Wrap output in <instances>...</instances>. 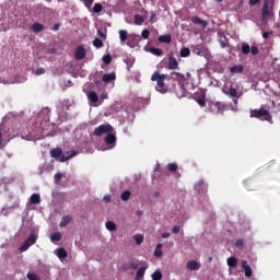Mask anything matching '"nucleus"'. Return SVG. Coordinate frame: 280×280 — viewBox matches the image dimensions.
<instances>
[{
    "instance_id": "1",
    "label": "nucleus",
    "mask_w": 280,
    "mask_h": 280,
    "mask_svg": "<svg viewBox=\"0 0 280 280\" xmlns=\"http://www.w3.org/2000/svg\"><path fill=\"white\" fill-rule=\"evenodd\" d=\"M249 117L254 119H260V121H268L269 124H272V116L270 115V110L266 107L250 109Z\"/></svg>"
},
{
    "instance_id": "2",
    "label": "nucleus",
    "mask_w": 280,
    "mask_h": 280,
    "mask_svg": "<svg viewBox=\"0 0 280 280\" xmlns=\"http://www.w3.org/2000/svg\"><path fill=\"white\" fill-rule=\"evenodd\" d=\"M166 78L167 74H161L158 71L151 75V81L156 82L155 90L159 91V93H167V86H165Z\"/></svg>"
},
{
    "instance_id": "3",
    "label": "nucleus",
    "mask_w": 280,
    "mask_h": 280,
    "mask_svg": "<svg viewBox=\"0 0 280 280\" xmlns=\"http://www.w3.org/2000/svg\"><path fill=\"white\" fill-rule=\"evenodd\" d=\"M75 154H78L75 151H71V153L67 152L66 154H62V149L60 148H55L50 150V156L52 159H58L60 163H65L70 159H73Z\"/></svg>"
},
{
    "instance_id": "4",
    "label": "nucleus",
    "mask_w": 280,
    "mask_h": 280,
    "mask_svg": "<svg viewBox=\"0 0 280 280\" xmlns=\"http://www.w3.org/2000/svg\"><path fill=\"white\" fill-rule=\"evenodd\" d=\"M270 16H275V1L265 0L261 11V19L266 21V19H270Z\"/></svg>"
},
{
    "instance_id": "5",
    "label": "nucleus",
    "mask_w": 280,
    "mask_h": 280,
    "mask_svg": "<svg viewBox=\"0 0 280 280\" xmlns=\"http://www.w3.org/2000/svg\"><path fill=\"white\" fill-rule=\"evenodd\" d=\"M115 128L110 126V124L101 125L97 128L94 129L93 135L94 137H102V135H108L113 132Z\"/></svg>"
},
{
    "instance_id": "6",
    "label": "nucleus",
    "mask_w": 280,
    "mask_h": 280,
    "mask_svg": "<svg viewBox=\"0 0 280 280\" xmlns=\"http://www.w3.org/2000/svg\"><path fill=\"white\" fill-rule=\"evenodd\" d=\"M191 78V73L187 72L186 75L179 72H171L170 79L175 80L177 82H187Z\"/></svg>"
},
{
    "instance_id": "7",
    "label": "nucleus",
    "mask_w": 280,
    "mask_h": 280,
    "mask_svg": "<svg viewBox=\"0 0 280 280\" xmlns=\"http://www.w3.org/2000/svg\"><path fill=\"white\" fill-rule=\"evenodd\" d=\"M210 112L213 113V115H222L224 113V105L220 102L211 103Z\"/></svg>"
},
{
    "instance_id": "8",
    "label": "nucleus",
    "mask_w": 280,
    "mask_h": 280,
    "mask_svg": "<svg viewBox=\"0 0 280 280\" xmlns=\"http://www.w3.org/2000/svg\"><path fill=\"white\" fill-rule=\"evenodd\" d=\"M75 60H84L86 58V50L83 46H79L74 52Z\"/></svg>"
},
{
    "instance_id": "9",
    "label": "nucleus",
    "mask_w": 280,
    "mask_h": 280,
    "mask_svg": "<svg viewBox=\"0 0 280 280\" xmlns=\"http://www.w3.org/2000/svg\"><path fill=\"white\" fill-rule=\"evenodd\" d=\"M168 69L171 71H176L178 69V60L174 56L168 57Z\"/></svg>"
},
{
    "instance_id": "10",
    "label": "nucleus",
    "mask_w": 280,
    "mask_h": 280,
    "mask_svg": "<svg viewBox=\"0 0 280 280\" xmlns=\"http://www.w3.org/2000/svg\"><path fill=\"white\" fill-rule=\"evenodd\" d=\"M105 143L107 145H115V143H117V137L115 136V133H107V136L105 137Z\"/></svg>"
},
{
    "instance_id": "11",
    "label": "nucleus",
    "mask_w": 280,
    "mask_h": 280,
    "mask_svg": "<svg viewBox=\"0 0 280 280\" xmlns=\"http://www.w3.org/2000/svg\"><path fill=\"white\" fill-rule=\"evenodd\" d=\"M242 268H243V270L245 272V277H253V269L248 265V261L243 260L242 261Z\"/></svg>"
},
{
    "instance_id": "12",
    "label": "nucleus",
    "mask_w": 280,
    "mask_h": 280,
    "mask_svg": "<svg viewBox=\"0 0 280 280\" xmlns=\"http://www.w3.org/2000/svg\"><path fill=\"white\" fill-rule=\"evenodd\" d=\"M187 270L194 271V270H200V264L196 260H190L186 264Z\"/></svg>"
},
{
    "instance_id": "13",
    "label": "nucleus",
    "mask_w": 280,
    "mask_h": 280,
    "mask_svg": "<svg viewBox=\"0 0 280 280\" xmlns=\"http://www.w3.org/2000/svg\"><path fill=\"white\" fill-rule=\"evenodd\" d=\"M191 22L195 24V25H199L200 27H202V30H205V27H207L208 23L207 21L198 18V16H194L191 18Z\"/></svg>"
},
{
    "instance_id": "14",
    "label": "nucleus",
    "mask_w": 280,
    "mask_h": 280,
    "mask_svg": "<svg viewBox=\"0 0 280 280\" xmlns=\"http://www.w3.org/2000/svg\"><path fill=\"white\" fill-rule=\"evenodd\" d=\"M88 100L92 102V104H97V102H100V96H97L95 91H90L88 93Z\"/></svg>"
},
{
    "instance_id": "15",
    "label": "nucleus",
    "mask_w": 280,
    "mask_h": 280,
    "mask_svg": "<svg viewBox=\"0 0 280 280\" xmlns=\"http://www.w3.org/2000/svg\"><path fill=\"white\" fill-rule=\"evenodd\" d=\"M71 220H73V218H71V215H65L61 218V221L59 222V226L61 229H65V226L69 225Z\"/></svg>"
},
{
    "instance_id": "16",
    "label": "nucleus",
    "mask_w": 280,
    "mask_h": 280,
    "mask_svg": "<svg viewBox=\"0 0 280 280\" xmlns=\"http://www.w3.org/2000/svg\"><path fill=\"white\" fill-rule=\"evenodd\" d=\"M226 95L232 97L233 102L237 104V90L235 88H230L229 92H225Z\"/></svg>"
},
{
    "instance_id": "17",
    "label": "nucleus",
    "mask_w": 280,
    "mask_h": 280,
    "mask_svg": "<svg viewBox=\"0 0 280 280\" xmlns=\"http://www.w3.org/2000/svg\"><path fill=\"white\" fill-rule=\"evenodd\" d=\"M116 75H115V72H112V73H107V74H104L102 80L108 84L109 82H113V80H116Z\"/></svg>"
},
{
    "instance_id": "18",
    "label": "nucleus",
    "mask_w": 280,
    "mask_h": 280,
    "mask_svg": "<svg viewBox=\"0 0 280 280\" xmlns=\"http://www.w3.org/2000/svg\"><path fill=\"white\" fill-rule=\"evenodd\" d=\"M180 58H189L191 56V50L187 47H183L179 51Z\"/></svg>"
},
{
    "instance_id": "19",
    "label": "nucleus",
    "mask_w": 280,
    "mask_h": 280,
    "mask_svg": "<svg viewBox=\"0 0 280 280\" xmlns=\"http://www.w3.org/2000/svg\"><path fill=\"white\" fill-rule=\"evenodd\" d=\"M37 240H38V235H36V233H34V232L31 233L28 235V237L26 238V241L31 244V246H34V244H36Z\"/></svg>"
},
{
    "instance_id": "20",
    "label": "nucleus",
    "mask_w": 280,
    "mask_h": 280,
    "mask_svg": "<svg viewBox=\"0 0 280 280\" xmlns=\"http://www.w3.org/2000/svg\"><path fill=\"white\" fill-rule=\"evenodd\" d=\"M145 270H148V266L145 267H141L137 273H136V279L137 280H140V279H143L144 275H145Z\"/></svg>"
},
{
    "instance_id": "21",
    "label": "nucleus",
    "mask_w": 280,
    "mask_h": 280,
    "mask_svg": "<svg viewBox=\"0 0 280 280\" xmlns=\"http://www.w3.org/2000/svg\"><path fill=\"white\" fill-rule=\"evenodd\" d=\"M253 185H255V182L253 179H246L244 182V187L247 189V191H253V189H255Z\"/></svg>"
},
{
    "instance_id": "22",
    "label": "nucleus",
    "mask_w": 280,
    "mask_h": 280,
    "mask_svg": "<svg viewBox=\"0 0 280 280\" xmlns=\"http://www.w3.org/2000/svg\"><path fill=\"white\" fill-rule=\"evenodd\" d=\"M32 30L35 32V34H38V32H43V30H45V26L40 23H34L32 25Z\"/></svg>"
},
{
    "instance_id": "23",
    "label": "nucleus",
    "mask_w": 280,
    "mask_h": 280,
    "mask_svg": "<svg viewBox=\"0 0 280 280\" xmlns=\"http://www.w3.org/2000/svg\"><path fill=\"white\" fill-rule=\"evenodd\" d=\"M31 205H40V195L39 194H33L31 196Z\"/></svg>"
},
{
    "instance_id": "24",
    "label": "nucleus",
    "mask_w": 280,
    "mask_h": 280,
    "mask_svg": "<svg viewBox=\"0 0 280 280\" xmlns=\"http://www.w3.org/2000/svg\"><path fill=\"white\" fill-rule=\"evenodd\" d=\"M228 266L229 268H237V258L233 256L228 258Z\"/></svg>"
},
{
    "instance_id": "25",
    "label": "nucleus",
    "mask_w": 280,
    "mask_h": 280,
    "mask_svg": "<svg viewBox=\"0 0 280 280\" xmlns=\"http://www.w3.org/2000/svg\"><path fill=\"white\" fill-rule=\"evenodd\" d=\"M119 38H120V43H126V40H128V31L120 30Z\"/></svg>"
},
{
    "instance_id": "26",
    "label": "nucleus",
    "mask_w": 280,
    "mask_h": 280,
    "mask_svg": "<svg viewBox=\"0 0 280 280\" xmlns=\"http://www.w3.org/2000/svg\"><path fill=\"white\" fill-rule=\"evenodd\" d=\"M67 249L65 248H59L57 249V257H59V259H67Z\"/></svg>"
},
{
    "instance_id": "27",
    "label": "nucleus",
    "mask_w": 280,
    "mask_h": 280,
    "mask_svg": "<svg viewBox=\"0 0 280 280\" xmlns=\"http://www.w3.org/2000/svg\"><path fill=\"white\" fill-rule=\"evenodd\" d=\"M130 196H132V192H130V190H125L120 198L124 202H128V200H130Z\"/></svg>"
},
{
    "instance_id": "28",
    "label": "nucleus",
    "mask_w": 280,
    "mask_h": 280,
    "mask_svg": "<svg viewBox=\"0 0 280 280\" xmlns=\"http://www.w3.org/2000/svg\"><path fill=\"white\" fill-rule=\"evenodd\" d=\"M159 42L170 44L172 43V35H162L159 37Z\"/></svg>"
},
{
    "instance_id": "29",
    "label": "nucleus",
    "mask_w": 280,
    "mask_h": 280,
    "mask_svg": "<svg viewBox=\"0 0 280 280\" xmlns=\"http://www.w3.org/2000/svg\"><path fill=\"white\" fill-rule=\"evenodd\" d=\"M241 49L244 56H248V54L250 52V45L243 43Z\"/></svg>"
},
{
    "instance_id": "30",
    "label": "nucleus",
    "mask_w": 280,
    "mask_h": 280,
    "mask_svg": "<svg viewBox=\"0 0 280 280\" xmlns=\"http://www.w3.org/2000/svg\"><path fill=\"white\" fill-rule=\"evenodd\" d=\"M51 242H60L62 240V234L60 232H55L50 236Z\"/></svg>"
},
{
    "instance_id": "31",
    "label": "nucleus",
    "mask_w": 280,
    "mask_h": 280,
    "mask_svg": "<svg viewBox=\"0 0 280 280\" xmlns=\"http://www.w3.org/2000/svg\"><path fill=\"white\" fill-rule=\"evenodd\" d=\"M133 19H135L136 25H141L142 23H145V20L143 19V16L141 14H136L133 16Z\"/></svg>"
},
{
    "instance_id": "32",
    "label": "nucleus",
    "mask_w": 280,
    "mask_h": 280,
    "mask_svg": "<svg viewBox=\"0 0 280 280\" xmlns=\"http://www.w3.org/2000/svg\"><path fill=\"white\" fill-rule=\"evenodd\" d=\"M105 226H106L107 231H117V225L113 221H107L105 223Z\"/></svg>"
},
{
    "instance_id": "33",
    "label": "nucleus",
    "mask_w": 280,
    "mask_h": 280,
    "mask_svg": "<svg viewBox=\"0 0 280 280\" xmlns=\"http://www.w3.org/2000/svg\"><path fill=\"white\" fill-rule=\"evenodd\" d=\"M231 73H242L244 71V66H234L230 69Z\"/></svg>"
},
{
    "instance_id": "34",
    "label": "nucleus",
    "mask_w": 280,
    "mask_h": 280,
    "mask_svg": "<svg viewBox=\"0 0 280 280\" xmlns=\"http://www.w3.org/2000/svg\"><path fill=\"white\" fill-rule=\"evenodd\" d=\"M133 240H136V244L138 246H141L143 244V235L142 234H136L133 235Z\"/></svg>"
},
{
    "instance_id": "35",
    "label": "nucleus",
    "mask_w": 280,
    "mask_h": 280,
    "mask_svg": "<svg viewBox=\"0 0 280 280\" xmlns=\"http://www.w3.org/2000/svg\"><path fill=\"white\" fill-rule=\"evenodd\" d=\"M102 10H104V7H102V3H95L93 7V12L95 14H100V12H102Z\"/></svg>"
},
{
    "instance_id": "36",
    "label": "nucleus",
    "mask_w": 280,
    "mask_h": 280,
    "mask_svg": "<svg viewBox=\"0 0 280 280\" xmlns=\"http://www.w3.org/2000/svg\"><path fill=\"white\" fill-rule=\"evenodd\" d=\"M93 45L96 47V49H100V48L104 47V42H102V39H100V38L96 37V38L93 40Z\"/></svg>"
},
{
    "instance_id": "37",
    "label": "nucleus",
    "mask_w": 280,
    "mask_h": 280,
    "mask_svg": "<svg viewBox=\"0 0 280 280\" xmlns=\"http://www.w3.org/2000/svg\"><path fill=\"white\" fill-rule=\"evenodd\" d=\"M32 246L27 241L23 242L22 245L20 246V252L25 253Z\"/></svg>"
},
{
    "instance_id": "38",
    "label": "nucleus",
    "mask_w": 280,
    "mask_h": 280,
    "mask_svg": "<svg viewBox=\"0 0 280 280\" xmlns=\"http://www.w3.org/2000/svg\"><path fill=\"white\" fill-rule=\"evenodd\" d=\"M163 279V273L159 270L152 273V280H161Z\"/></svg>"
},
{
    "instance_id": "39",
    "label": "nucleus",
    "mask_w": 280,
    "mask_h": 280,
    "mask_svg": "<svg viewBox=\"0 0 280 280\" xmlns=\"http://www.w3.org/2000/svg\"><path fill=\"white\" fill-rule=\"evenodd\" d=\"M150 51L153 54V56H163V50H161L160 48H150Z\"/></svg>"
},
{
    "instance_id": "40",
    "label": "nucleus",
    "mask_w": 280,
    "mask_h": 280,
    "mask_svg": "<svg viewBox=\"0 0 280 280\" xmlns=\"http://www.w3.org/2000/svg\"><path fill=\"white\" fill-rule=\"evenodd\" d=\"M167 170H168L170 172H176V170H178V164H176V163H170V164L167 165Z\"/></svg>"
},
{
    "instance_id": "41",
    "label": "nucleus",
    "mask_w": 280,
    "mask_h": 280,
    "mask_svg": "<svg viewBox=\"0 0 280 280\" xmlns=\"http://www.w3.org/2000/svg\"><path fill=\"white\" fill-rule=\"evenodd\" d=\"M103 62L105 65H110V62H113V57H110V55L103 56Z\"/></svg>"
},
{
    "instance_id": "42",
    "label": "nucleus",
    "mask_w": 280,
    "mask_h": 280,
    "mask_svg": "<svg viewBox=\"0 0 280 280\" xmlns=\"http://www.w3.org/2000/svg\"><path fill=\"white\" fill-rule=\"evenodd\" d=\"M249 52L252 56H257L259 54V48L257 46L249 47Z\"/></svg>"
},
{
    "instance_id": "43",
    "label": "nucleus",
    "mask_w": 280,
    "mask_h": 280,
    "mask_svg": "<svg viewBox=\"0 0 280 280\" xmlns=\"http://www.w3.org/2000/svg\"><path fill=\"white\" fill-rule=\"evenodd\" d=\"M141 36L144 40H148L150 38V31L148 28L143 30Z\"/></svg>"
},
{
    "instance_id": "44",
    "label": "nucleus",
    "mask_w": 280,
    "mask_h": 280,
    "mask_svg": "<svg viewBox=\"0 0 280 280\" xmlns=\"http://www.w3.org/2000/svg\"><path fill=\"white\" fill-rule=\"evenodd\" d=\"M235 246H236V248H243L244 247V238H238L235 242Z\"/></svg>"
},
{
    "instance_id": "45",
    "label": "nucleus",
    "mask_w": 280,
    "mask_h": 280,
    "mask_svg": "<svg viewBox=\"0 0 280 280\" xmlns=\"http://www.w3.org/2000/svg\"><path fill=\"white\" fill-rule=\"evenodd\" d=\"M131 40H133V43H141V35H131Z\"/></svg>"
},
{
    "instance_id": "46",
    "label": "nucleus",
    "mask_w": 280,
    "mask_h": 280,
    "mask_svg": "<svg viewBox=\"0 0 280 280\" xmlns=\"http://www.w3.org/2000/svg\"><path fill=\"white\" fill-rule=\"evenodd\" d=\"M27 279L28 280H40V278L38 276H36V273H27Z\"/></svg>"
},
{
    "instance_id": "47",
    "label": "nucleus",
    "mask_w": 280,
    "mask_h": 280,
    "mask_svg": "<svg viewBox=\"0 0 280 280\" xmlns=\"http://www.w3.org/2000/svg\"><path fill=\"white\" fill-rule=\"evenodd\" d=\"M200 187H207L205 185V180H199L196 185L195 188L198 189V191H200Z\"/></svg>"
},
{
    "instance_id": "48",
    "label": "nucleus",
    "mask_w": 280,
    "mask_h": 280,
    "mask_svg": "<svg viewBox=\"0 0 280 280\" xmlns=\"http://www.w3.org/2000/svg\"><path fill=\"white\" fill-rule=\"evenodd\" d=\"M81 1L84 3L85 8H91V5H93L95 0H81Z\"/></svg>"
},
{
    "instance_id": "49",
    "label": "nucleus",
    "mask_w": 280,
    "mask_h": 280,
    "mask_svg": "<svg viewBox=\"0 0 280 280\" xmlns=\"http://www.w3.org/2000/svg\"><path fill=\"white\" fill-rule=\"evenodd\" d=\"M97 36H100V38L106 39V32L102 31V28H98Z\"/></svg>"
},
{
    "instance_id": "50",
    "label": "nucleus",
    "mask_w": 280,
    "mask_h": 280,
    "mask_svg": "<svg viewBox=\"0 0 280 280\" xmlns=\"http://www.w3.org/2000/svg\"><path fill=\"white\" fill-rule=\"evenodd\" d=\"M172 233H174V235H178V233H180V226L178 225L173 226Z\"/></svg>"
},
{
    "instance_id": "51",
    "label": "nucleus",
    "mask_w": 280,
    "mask_h": 280,
    "mask_svg": "<svg viewBox=\"0 0 280 280\" xmlns=\"http://www.w3.org/2000/svg\"><path fill=\"white\" fill-rule=\"evenodd\" d=\"M45 73V68H38L36 71H35V75H43Z\"/></svg>"
},
{
    "instance_id": "52",
    "label": "nucleus",
    "mask_w": 280,
    "mask_h": 280,
    "mask_svg": "<svg viewBox=\"0 0 280 280\" xmlns=\"http://www.w3.org/2000/svg\"><path fill=\"white\" fill-rule=\"evenodd\" d=\"M154 257H163V250H161V249H155V250H154Z\"/></svg>"
},
{
    "instance_id": "53",
    "label": "nucleus",
    "mask_w": 280,
    "mask_h": 280,
    "mask_svg": "<svg viewBox=\"0 0 280 280\" xmlns=\"http://www.w3.org/2000/svg\"><path fill=\"white\" fill-rule=\"evenodd\" d=\"M270 35H272V31H270V32H264V33H262V38H265V40H266V39L270 38Z\"/></svg>"
},
{
    "instance_id": "54",
    "label": "nucleus",
    "mask_w": 280,
    "mask_h": 280,
    "mask_svg": "<svg viewBox=\"0 0 280 280\" xmlns=\"http://www.w3.org/2000/svg\"><path fill=\"white\" fill-rule=\"evenodd\" d=\"M129 268H131V270H137V268H139V264L130 262Z\"/></svg>"
},
{
    "instance_id": "55",
    "label": "nucleus",
    "mask_w": 280,
    "mask_h": 280,
    "mask_svg": "<svg viewBox=\"0 0 280 280\" xmlns=\"http://www.w3.org/2000/svg\"><path fill=\"white\" fill-rule=\"evenodd\" d=\"M261 0H249V5H257L258 3H260Z\"/></svg>"
},
{
    "instance_id": "56",
    "label": "nucleus",
    "mask_w": 280,
    "mask_h": 280,
    "mask_svg": "<svg viewBox=\"0 0 280 280\" xmlns=\"http://www.w3.org/2000/svg\"><path fill=\"white\" fill-rule=\"evenodd\" d=\"M150 21L151 23H154V21H156V13L151 12Z\"/></svg>"
},
{
    "instance_id": "57",
    "label": "nucleus",
    "mask_w": 280,
    "mask_h": 280,
    "mask_svg": "<svg viewBox=\"0 0 280 280\" xmlns=\"http://www.w3.org/2000/svg\"><path fill=\"white\" fill-rule=\"evenodd\" d=\"M198 104H199V106H206L207 102L205 101V98H200L198 101Z\"/></svg>"
},
{
    "instance_id": "58",
    "label": "nucleus",
    "mask_w": 280,
    "mask_h": 280,
    "mask_svg": "<svg viewBox=\"0 0 280 280\" xmlns=\"http://www.w3.org/2000/svg\"><path fill=\"white\" fill-rule=\"evenodd\" d=\"M110 195L104 196L103 200L104 202H110Z\"/></svg>"
},
{
    "instance_id": "59",
    "label": "nucleus",
    "mask_w": 280,
    "mask_h": 280,
    "mask_svg": "<svg viewBox=\"0 0 280 280\" xmlns=\"http://www.w3.org/2000/svg\"><path fill=\"white\" fill-rule=\"evenodd\" d=\"M60 178H62V173H57L55 175V180H60Z\"/></svg>"
},
{
    "instance_id": "60",
    "label": "nucleus",
    "mask_w": 280,
    "mask_h": 280,
    "mask_svg": "<svg viewBox=\"0 0 280 280\" xmlns=\"http://www.w3.org/2000/svg\"><path fill=\"white\" fill-rule=\"evenodd\" d=\"M162 237H163L164 240H166V237H170V232H164V233H162Z\"/></svg>"
},
{
    "instance_id": "61",
    "label": "nucleus",
    "mask_w": 280,
    "mask_h": 280,
    "mask_svg": "<svg viewBox=\"0 0 280 280\" xmlns=\"http://www.w3.org/2000/svg\"><path fill=\"white\" fill-rule=\"evenodd\" d=\"M101 100H108V95L107 94H101Z\"/></svg>"
},
{
    "instance_id": "62",
    "label": "nucleus",
    "mask_w": 280,
    "mask_h": 280,
    "mask_svg": "<svg viewBox=\"0 0 280 280\" xmlns=\"http://www.w3.org/2000/svg\"><path fill=\"white\" fill-rule=\"evenodd\" d=\"M163 248V244H161V243H159L158 245H156V247H155V249H162Z\"/></svg>"
},
{
    "instance_id": "63",
    "label": "nucleus",
    "mask_w": 280,
    "mask_h": 280,
    "mask_svg": "<svg viewBox=\"0 0 280 280\" xmlns=\"http://www.w3.org/2000/svg\"><path fill=\"white\" fill-rule=\"evenodd\" d=\"M54 30H55V31L60 30V24H55Z\"/></svg>"
},
{
    "instance_id": "64",
    "label": "nucleus",
    "mask_w": 280,
    "mask_h": 280,
    "mask_svg": "<svg viewBox=\"0 0 280 280\" xmlns=\"http://www.w3.org/2000/svg\"><path fill=\"white\" fill-rule=\"evenodd\" d=\"M159 196H160V192H159V191H155V192L153 194V197H154V198H159Z\"/></svg>"
}]
</instances>
